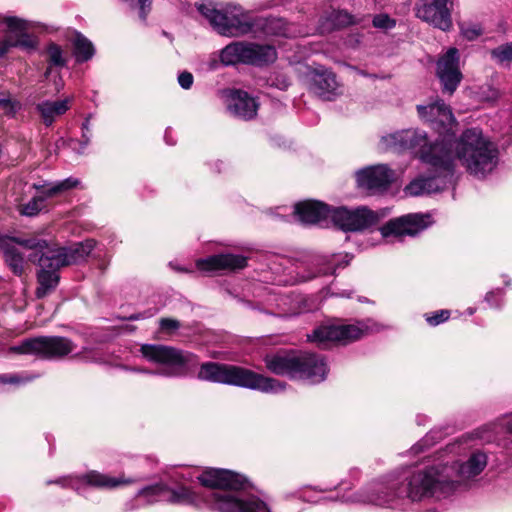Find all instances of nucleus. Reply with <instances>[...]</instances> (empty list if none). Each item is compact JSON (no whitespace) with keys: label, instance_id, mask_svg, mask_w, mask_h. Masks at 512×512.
<instances>
[{"label":"nucleus","instance_id":"nucleus-9","mask_svg":"<svg viewBox=\"0 0 512 512\" xmlns=\"http://www.w3.org/2000/svg\"><path fill=\"white\" fill-rule=\"evenodd\" d=\"M19 246L34 250L29 259L36 263V259L44 249H47V241L36 237H12L0 234V253L8 269L17 277L25 274L27 261L19 250Z\"/></svg>","mask_w":512,"mask_h":512},{"label":"nucleus","instance_id":"nucleus-19","mask_svg":"<svg viewBox=\"0 0 512 512\" xmlns=\"http://www.w3.org/2000/svg\"><path fill=\"white\" fill-rule=\"evenodd\" d=\"M417 111L419 116L429 122L440 134H448L455 123L450 107L441 99L428 105H418Z\"/></svg>","mask_w":512,"mask_h":512},{"label":"nucleus","instance_id":"nucleus-44","mask_svg":"<svg viewBox=\"0 0 512 512\" xmlns=\"http://www.w3.org/2000/svg\"><path fill=\"white\" fill-rule=\"evenodd\" d=\"M1 382L5 384H17L20 382V379L16 375H3L1 376Z\"/></svg>","mask_w":512,"mask_h":512},{"label":"nucleus","instance_id":"nucleus-25","mask_svg":"<svg viewBox=\"0 0 512 512\" xmlns=\"http://www.w3.org/2000/svg\"><path fill=\"white\" fill-rule=\"evenodd\" d=\"M311 90L325 100L338 95L339 84L336 75L329 70H316L311 75Z\"/></svg>","mask_w":512,"mask_h":512},{"label":"nucleus","instance_id":"nucleus-16","mask_svg":"<svg viewBox=\"0 0 512 512\" xmlns=\"http://www.w3.org/2000/svg\"><path fill=\"white\" fill-rule=\"evenodd\" d=\"M364 332L365 329L362 326L354 324L327 325L315 329L308 338L310 341L317 342L325 347L327 342L347 344L358 340Z\"/></svg>","mask_w":512,"mask_h":512},{"label":"nucleus","instance_id":"nucleus-50","mask_svg":"<svg viewBox=\"0 0 512 512\" xmlns=\"http://www.w3.org/2000/svg\"><path fill=\"white\" fill-rule=\"evenodd\" d=\"M429 438H430V436H429V435H427V436L425 437V439H424V442H425V443H427V442L429 441Z\"/></svg>","mask_w":512,"mask_h":512},{"label":"nucleus","instance_id":"nucleus-43","mask_svg":"<svg viewBox=\"0 0 512 512\" xmlns=\"http://www.w3.org/2000/svg\"><path fill=\"white\" fill-rule=\"evenodd\" d=\"M270 25L272 27L278 28L279 31H275L276 34L288 36L290 34V31L287 27H284V22L281 19L272 20L270 22Z\"/></svg>","mask_w":512,"mask_h":512},{"label":"nucleus","instance_id":"nucleus-37","mask_svg":"<svg viewBox=\"0 0 512 512\" xmlns=\"http://www.w3.org/2000/svg\"><path fill=\"white\" fill-rule=\"evenodd\" d=\"M395 24H396L395 20L391 19L386 14H379V15L374 16V18H373V25L376 28L391 29L395 26Z\"/></svg>","mask_w":512,"mask_h":512},{"label":"nucleus","instance_id":"nucleus-30","mask_svg":"<svg viewBox=\"0 0 512 512\" xmlns=\"http://www.w3.org/2000/svg\"><path fill=\"white\" fill-rule=\"evenodd\" d=\"M354 18L343 10H333L321 23L322 32H329L353 24Z\"/></svg>","mask_w":512,"mask_h":512},{"label":"nucleus","instance_id":"nucleus-45","mask_svg":"<svg viewBox=\"0 0 512 512\" xmlns=\"http://www.w3.org/2000/svg\"><path fill=\"white\" fill-rule=\"evenodd\" d=\"M90 143V135L88 132L83 131L82 134V141L80 142V148L78 150L79 153H82L83 150L87 147V145Z\"/></svg>","mask_w":512,"mask_h":512},{"label":"nucleus","instance_id":"nucleus-20","mask_svg":"<svg viewBox=\"0 0 512 512\" xmlns=\"http://www.w3.org/2000/svg\"><path fill=\"white\" fill-rule=\"evenodd\" d=\"M64 483L63 485H68L71 488L75 489L77 492H81L84 486H90L98 489H113L123 484H129L132 481L129 479H125L123 476L121 477H111L107 474L100 473L98 471H89L86 474H83L76 478H70L69 480L63 479L55 481L54 483ZM53 483L49 481L48 484Z\"/></svg>","mask_w":512,"mask_h":512},{"label":"nucleus","instance_id":"nucleus-35","mask_svg":"<svg viewBox=\"0 0 512 512\" xmlns=\"http://www.w3.org/2000/svg\"><path fill=\"white\" fill-rule=\"evenodd\" d=\"M48 56L50 65L64 67L66 59L63 57L62 49L56 44H50L48 47Z\"/></svg>","mask_w":512,"mask_h":512},{"label":"nucleus","instance_id":"nucleus-23","mask_svg":"<svg viewBox=\"0 0 512 512\" xmlns=\"http://www.w3.org/2000/svg\"><path fill=\"white\" fill-rule=\"evenodd\" d=\"M227 108L236 117L252 119L258 110V103L247 92L234 90L229 93Z\"/></svg>","mask_w":512,"mask_h":512},{"label":"nucleus","instance_id":"nucleus-31","mask_svg":"<svg viewBox=\"0 0 512 512\" xmlns=\"http://www.w3.org/2000/svg\"><path fill=\"white\" fill-rule=\"evenodd\" d=\"M95 53L93 44L81 34H77L74 40V54L77 62H86Z\"/></svg>","mask_w":512,"mask_h":512},{"label":"nucleus","instance_id":"nucleus-7","mask_svg":"<svg viewBox=\"0 0 512 512\" xmlns=\"http://www.w3.org/2000/svg\"><path fill=\"white\" fill-rule=\"evenodd\" d=\"M197 9L223 36H242L250 33L254 27L249 13L238 5L227 4L218 9L211 1H207L198 4Z\"/></svg>","mask_w":512,"mask_h":512},{"label":"nucleus","instance_id":"nucleus-47","mask_svg":"<svg viewBox=\"0 0 512 512\" xmlns=\"http://www.w3.org/2000/svg\"><path fill=\"white\" fill-rule=\"evenodd\" d=\"M182 478H183V480H185V481H190V480H192V477H191V476H185V475H182Z\"/></svg>","mask_w":512,"mask_h":512},{"label":"nucleus","instance_id":"nucleus-10","mask_svg":"<svg viewBox=\"0 0 512 512\" xmlns=\"http://www.w3.org/2000/svg\"><path fill=\"white\" fill-rule=\"evenodd\" d=\"M276 58L277 52L274 47L246 42H233L220 53V60L224 65L244 63L264 66L273 63Z\"/></svg>","mask_w":512,"mask_h":512},{"label":"nucleus","instance_id":"nucleus-27","mask_svg":"<svg viewBox=\"0 0 512 512\" xmlns=\"http://www.w3.org/2000/svg\"><path fill=\"white\" fill-rule=\"evenodd\" d=\"M79 180L73 177L66 178L58 182H39L34 183L33 188L41 192L40 196H44L45 199L62 194L76 186H78Z\"/></svg>","mask_w":512,"mask_h":512},{"label":"nucleus","instance_id":"nucleus-26","mask_svg":"<svg viewBox=\"0 0 512 512\" xmlns=\"http://www.w3.org/2000/svg\"><path fill=\"white\" fill-rule=\"evenodd\" d=\"M71 101L72 98L69 97L60 101H43L36 105V110L40 114L43 123L50 126L57 117L69 110Z\"/></svg>","mask_w":512,"mask_h":512},{"label":"nucleus","instance_id":"nucleus-21","mask_svg":"<svg viewBox=\"0 0 512 512\" xmlns=\"http://www.w3.org/2000/svg\"><path fill=\"white\" fill-rule=\"evenodd\" d=\"M196 265L203 271H234L246 267L247 258L238 254L222 253L199 259Z\"/></svg>","mask_w":512,"mask_h":512},{"label":"nucleus","instance_id":"nucleus-48","mask_svg":"<svg viewBox=\"0 0 512 512\" xmlns=\"http://www.w3.org/2000/svg\"><path fill=\"white\" fill-rule=\"evenodd\" d=\"M51 73V68H47V70L45 71V77L47 78Z\"/></svg>","mask_w":512,"mask_h":512},{"label":"nucleus","instance_id":"nucleus-18","mask_svg":"<svg viewBox=\"0 0 512 512\" xmlns=\"http://www.w3.org/2000/svg\"><path fill=\"white\" fill-rule=\"evenodd\" d=\"M437 76L442 85V91L452 95L462 80L459 68V51L452 47L439 58Z\"/></svg>","mask_w":512,"mask_h":512},{"label":"nucleus","instance_id":"nucleus-11","mask_svg":"<svg viewBox=\"0 0 512 512\" xmlns=\"http://www.w3.org/2000/svg\"><path fill=\"white\" fill-rule=\"evenodd\" d=\"M75 349V344L66 337L39 336L23 340L20 344L10 347L16 354L34 355L40 358H62Z\"/></svg>","mask_w":512,"mask_h":512},{"label":"nucleus","instance_id":"nucleus-42","mask_svg":"<svg viewBox=\"0 0 512 512\" xmlns=\"http://www.w3.org/2000/svg\"><path fill=\"white\" fill-rule=\"evenodd\" d=\"M159 323L161 329L166 331L176 330L180 327L179 321L170 318H162Z\"/></svg>","mask_w":512,"mask_h":512},{"label":"nucleus","instance_id":"nucleus-39","mask_svg":"<svg viewBox=\"0 0 512 512\" xmlns=\"http://www.w3.org/2000/svg\"><path fill=\"white\" fill-rule=\"evenodd\" d=\"M449 316L450 312L448 310H440L435 312L431 316H427L426 320L430 325L436 326L448 320Z\"/></svg>","mask_w":512,"mask_h":512},{"label":"nucleus","instance_id":"nucleus-33","mask_svg":"<svg viewBox=\"0 0 512 512\" xmlns=\"http://www.w3.org/2000/svg\"><path fill=\"white\" fill-rule=\"evenodd\" d=\"M45 200L44 196H35L27 203L19 205L18 211L23 216L34 217L44 209Z\"/></svg>","mask_w":512,"mask_h":512},{"label":"nucleus","instance_id":"nucleus-41","mask_svg":"<svg viewBox=\"0 0 512 512\" xmlns=\"http://www.w3.org/2000/svg\"><path fill=\"white\" fill-rule=\"evenodd\" d=\"M132 5L139 7V16L142 20L146 19L147 12L151 5V0H131Z\"/></svg>","mask_w":512,"mask_h":512},{"label":"nucleus","instance_id":"nucleus-36","mask_svg":"<svg viewBox=\"0 0 512 512\" xmlns=\"http://www.w3.org/2000/svg\"><path fill=\"white\" fill-rule=\"evenodd\" d=\"M462 35L469 41H473L477 39L480 35H482L483 30L481 26L472 24L461 27Z\"/></svg>","mask_w":512,"mask_h":512},{"label":"nucleus","instance_id":"nucleus-3","mask_svg":"<svg viewBox=\"0 0 512 512\" xmlns=\"http://www.w3.org/2000/svg\"><path fill=\"white\" fill-rule=\"evenodd\" d=\"M197 479L213 489L205 496L209 507L218 512H270L265 502L245 492L246 480L229 470L208 468Z\"/></svg>","mask_w":512,"mask_h":512},{"label":"nucleus","instance_id":"nucleus-14","mask_svg":"<svg viewBox=\"0 0 512 512\" xmlns=\"http://www.w3.org/2000/svg\"><path fill=\"white\" fill-rule=\"evenodd\" d=\"M333 223L343 231H360L377 223L376 213L366 207L348 209L339 207L332 211Z\"/></svg>","mask_w":512,"mask_h":512},{"label":"nucleus","instance_id":"nucleus-32","mask_svg":"<svg viewBox=\"0 0 512 512\" xmlns=\"http://www.w3.org/2000/svg\"><path fill=\"white\" fill-rule=\"evenodd\" d=\"M166 492L167 485L159 483L141 489L137 496L145 498L147 503L150 504L158 501H165Z\"/></svg>","mask_w":512,"mask_h":512},{"label":"nucleus","instance_id":"nucleus-51","mask_svg":"<svg viewBox=\"0 0 512 512\" xmlns=\"http://www.w3.org/2000/svg\"><path fill=\"white\" fill-rule=\"evenodd\" d=\"M139 317L138 316H131L130 319H133V320H136L138 319Z\"/></svg>","mask_w":512,"mask_h":512},{"label":"nucleus","instance_id":"nucleus-15","mask_svg":"<svg viewBox=\"0 0 512 512\" xmlns=\"http://www.w3.org/2000/svg\"><path fill=\"white\" fill-rule=\"evenodd\" d=\"M394 180L395 172L385 164L365 167L356 172L358 187L371 195L383 193Z\"/></svg>","mask_w":512,"mask_h":512},{"label":"nucleus","instance_id":"nucleus-40","mask_svg":"<svg viewBox=\"0 0 512 512\" xmlns=\"http://www.w3.org/2000/svg\"><path fill=\"white\" fill-rule=\"evenodd\" d=\"M193 81V75L188 71H183L178 75V83L185 90L191 88V86L193 85Z\"/></svg>","mask_w":512,"mask_h":512},{"label":"nucleus","instance_id":"nucleus-38","mask_svg":"<svg viewBox=\"0 0 512 512\" xmlns=\"http://www.w3.org/2000/svg\"><path fill=\"white\" fill-rule=\"evenodd\" d=\"M20 105L18 102L12 101L7 97H0V108L4 111L6 115L13 116L19 109Z\"/></svg>","mask_w":512,"mask_h":512},{"label":"nucleus","instance_id":"nucleus-46","mask_svg":"<svg viewBox=\"0 0 512 512\" xmlns=\"http://www.w3.org/2000/svg\"><path fill=\"white\" fill-rule=\"evenodd\" d=\"M82 130H83V131H86V132H89V121H88V120H86V121H84V122H83V124H82Z\"/></svg>","mask_w":512,"mask_h":512},{"label":"nucleus","instance_id":"nucleus-17","mask_svg":"<svg viewBox=\"0 0 512 512\" xmlns=\"http://www.w3.org/2000/svg\"><path fill=\"white\" fill-rule=\"evenodd\" d=\"M430 219L429 214H407L388 221L381 228V234L385 238L390 236H415L429 226Z\"/></svg>","mask_w":512,"mask_h":512},{"label":"nucleus","instance_id":"nucleus-34","mask_svg":"<svg viewBox=\"0 0 512 512\" xmlns=\"http://www.w3.org/2000/svg\"><path fill=\"white\" fill-rule=\"evenodd\" d=\"M492 58L501 65L509 66L512 60V44H505L491 51Z\"/></svg>","mask_w":512,"mask_h":512},{"label":"nucleus","instance_id":"nucleus-22","mask_svg":"<svg viewBox=\"0 0 512 512\" xmlns=\"http://www.w3.org/2000/svg\"><path fill=\"white\" fill-rule=\"evenodd\" d=\"M487 465V457L484 453H473L469 459L464 463H454L448 465V468L453 469L451 479H455L456 487L459 483L472 479L479 475Z\"/></svg>","mask_w":512,"mask_h":512},{"label":"nucleus","instance_id":"nucleus-5","mask_svg":"<svg viewBox=\"0 0 512 512\" xmlns=\"http://www.w3.org/2000/svg\"><path fill=\"white\" fill-rule=\"evenodd\" d=\"M197 378L201 381L238 386L264 393H278L286 388V384L277 379L241 366L218 362L202 363Z\"/></svg>","mask_w":512,"mask_h":512},{"label":"nucleus","instance_id":"nucleus-6","mask_svg":"<svg viewBox=\"0 0 512 512\" xmlns=\"http://www.w3.org/2000/svg\"><path fill=\"white\" fill-rule=\"evenodd\" d=\"M266 368L275 375L322 382L327 375V364L321 356L309 352L283 351L264 357Z\"/></svg>","mask_w":512,"mask_h":512},{"label":"nucleus","instance_id":"nucleus-29","mask_svg":"<svg viewBox=\"0 0 512 512\" xmlns=\"http://www.w3.org/2000/svg\"><path fill=\"white\" fill-rule=\"evenodd\" d=\"M349 261L350 260H346L343 263L335 265L334 256H315L312 260L314 271L309 272L307 276H303V280L307 281L318 276L334 274L337 267H345L349 264Z\"/></svg>","mask_w":512,"mask_h":512},{"label":"nucleus","instance_id":"nucleus-8","mask_svg":"<svg viewBox=\"0 0 512 512\" xmlns=\"http://www.w3.org/2000/svg\"><path fill=\"white\" fill-rule=\"evenodd\" d=\"M140 351L143 357L148 361L162 365L156 371L152 372L153 374L161 376H181L184 374L186 366L197 363L196 355L170 346L144 344L141 346ZM137 371L150 373L145 369H138Z\"/></svg>","mask_w":512,"mask_h":512},{"label":"nucleus","instance_id":"nucleus-24","mask_svg":"<svg viewBox=\"0 0 512 512\" xmlns=\"http://www.w3.org/2000/svg\"><path fill=\"white\" fill-rule=\"evenodd\" d=\"M294 214L303 224H317L330 215V209L323 202L305 200L295 205Z\"/></svg>","mask_w":512,"mask_h":512},{"label":"nucleus","instance_id":"nucleus-13","mask_svg":"<svg viewBox=\"0 0 512 512\" xmlns=\"http://www.w3.org/2000/svg\"><path fill=\"white\" fill-rule=\"evenodd\" d=\"M454 0H419L416 16L444 32L453 27L452 11Z\"/></svg>","mask_w":512,"mask_h":512},{"label":"nucleus","instance_id":"nucleus-4","mask_svg":"<svg viewBox=\"0 0 512 512\" xmlns=\"http://www.w3.org/2000/svg\"><path fill=\"white\" fill-rule=\"evenodd\" d=\"M95 245L96 242L93 239H87L68 247H51L47 242V249L41 251L36 259V263L40 266L37 273L36 297L41 299L54 291L60 280L58 270L61 267L84 262Z\"/></svg>","mask_w":512,"mask_h":512},{"label":"nucleus","instance_id":"nucleus-28","mask_svg":"<svg viewBox=\"0 0 512 512\" xmlns=\"http://www.w3.org/2000/svg\"><path fill=\"white\" fill-rule=\"evenodd\" d=\"M165 502L178 505H198L201 498L196 492L184 485L177 488L167 486Z\"/></svg>","mask_w":512,"mask_h":512},{"label":"nucleus","instance_id":"nucleus-2","mask_svg":"<svg viewBox=\"0 0 512 512\" xmlns=\"http://www.w3.org/2000/svg\"><path fill=\"white\" fill-rule=\"evenodd\" d=\"M452 472L448 464H438L413 471L401 480L376 483L363 501L403 509L408 502L446 498L456 490L457 481L451 479Z\"/></svg>","mask_w":512,"mask_h":512},{"label":"nucleus","instance_id":"nucleus-12","mask_svg":"<svg viewBox=\"0 0 512 512\" xmlns=\"http://www.w3.org/2000/svg\"><path fill=\"white\" fill-rule=\"evenodd\" d=\"M0 25L6 26V37L0 40V58L4 57L12 47L24 50L36 48L37 41L28 33L27 21L16 16L0 15Z\"/></svg>","mask_w":512,"mask_h":512},{"label":"nucleus","instance_id":"nucleus-49","mask_svg":"<svg viewBox=\"0 0 512 512\" xmlns=\"http://www.w3.org/2000/svg\"><path fill=\"white\" fill-rule=\"evenodd\" d=\"M494 294L493 293H488L486 295V301L489 302L490 301V298L493 296Z\"/></svg>","mask_w":512,"mask_h":512},{"label":"nucleus","instance_id":"nucleus-1","mask_svg":"<svg viewBox=\"0 0 512 512\" xmlns=\"http://www.w3.org/2000/svg\"><path fill=\"white\" fill-rule=\"evenodd\" d=\"M384 140L394 149L413 151L427 165L428 174L412 180L405 187V193L410 196L443 190L454 174L456 160L477 178L491 173L498 163V151L479 128L466 129L456 142L445 135L441 141L432 143L425 132L417 129L402 130Z\"/></svg>","mask_w":512,"mask_h":512}]
</instances>
